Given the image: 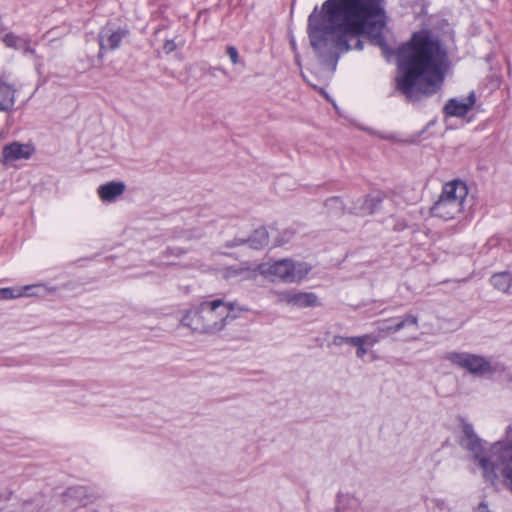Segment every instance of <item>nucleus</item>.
<instances>
[{
    "instance_id": "nucleus-3",
    "label": "nucleus",
    "mask_w": 512,
    "mask_h": 512,
    "mask_svg": "<svg viewBox=\"0 0 512 512\" xmlns=\"http://www.w3.org/2000/svg\"><path fill=\"white\" fill-rule=\"evenodd\" d=\"M462 432L461 445L472 453L474 462L482 470L485 480L494 484L500 472L512 493V440L495 442L486 449L471 424L464 423Z\"/></svg>"
},
{
    "instance_id": "nucleus-14",
    "label": "nucleus",
    "mask_w": 512,
    "mask_h": 512,
    "mask_svg": "<svg viewBox=\"0 0 512 512\" xmlns=\"http://www.w3.org/2000/svg\"><path fill=\"white\" fill-rule=\"evenodd\" d=\"M126 189V185L121 181H111L100 185L97 193L103 202H113L121 196Z\"/></svg>"
},
{
    "instance_id": "nucleus-15",
    "label": "nucleus",
    "mask_w": 512,
    "mask_h": 512,
    "mask_svg": "<svg viewBox=\"0 0 512 512\" xmlns=\"http://www.w3.org/2000/svg\"><path fill=\"white\" fill-rule=\"evenodd\" d=\"M247 243L252 249H262L269 243V232L266 228L261 227L256 229L247 240H239L233 243L231 246H237L240 244Z\"/></svg>"
},
{
    "instance_id": "nucleus-31",
    "label": "nucleus",
    "mask_w": 512,
    "mask_h": 512,
    "mask_svg": "<svg viewBox=\"0 0 512 512\" xmlns=\"http://www.w3.org/2000/svg\"><path fill=\"white\" fill-rule=\"evenodd\" d=\"M378 335L380 338H381V334H391V333H395V331L393 330V326H381L378 328Z\"/></svg>"
},
{
    "instance_id": "nucleus-9",
    "label": "nucleus",
    "mask_w": 512,
    "mask_h": 512,
    "mask_svg": "<svg viewBox=\"0 0 512 512\" xmlns=\"http://www.w3.org/2000/svg\"><path fill=\"white\" fill-rule=\"evenodd\" d=\"M127 35L128 30L111 23L106 24L98 34L99 56L101 57L105 51L117 49Z\"/></svg>"
},
{
    "instance_id": "nucleus-17",
    "label": "nucleus",
    "mask_w": 512,
    "mask_h": 512,
    "mask_svg": "<svg viewBox=\"0 0 512 512\" xmlns=\"http://www.w3.org/2000/svg\"><path fill=\"white\" fill-rule=\"evenodd\" d=\"M258 275L257 267L250 269L243 266L228 267L224 271L225 279L239 278L240 280H255Z\"/></svg>"
},
{
    "instance_id": "nucleus-16",
    "label": "nucleus",
    "mask_w": 512,
    "mask_h": 512,
    "mask_svg": "<svg viewBox=\"0 0 512 512\" xmlns=\"http://www.w3.org/2000/svg\"><path fill=\"white\" fill-rule=\"evenodd\" d=\"M337 512H362L361 501L352 494H340L337 498Z\"/></svg>"
},
{
    "instance_id": "nucleus-20",
    "label": "nucleus",
    "mask_w": 512,
    "mask_h": 512,
    "mask_svg": "<svg viewBox=\"0 0 512 512\" xmlns=\"http://www.w3.org/2000/svg\"><path fill=\"white\" fill-rule=\"evenodd\" d=\"M490 283L501 292L512 293V273L510 272L493 274L490 278Z\"/></svg>"
},
{
    "instance_id": "nucleus-29",
    "label": "nucleus",
    "mask_w": 512,
    "mask_h": 512,
    "mask_svg": "<svg viewBox=\"0 0 512 512\" xmlns=\"http://www.w3.org/2000/svg\"><path fill=\"white\" fill-rule=\"evenodd\" d=\"M176 49V43L174 40H166L163 45V50L166 54L172 53Z\"/></svg>"
},
{
    "instance_id": "nucleus-7",
    "label": "nucleus",
    "mask_w": 512,
    "mask_h": 512,
    "mask_svg": "<svg viewBox=\"0 0 512 512\" xmlns=\"http://www.w3.org/2000/svg\"><path fill=\"white\" fill-rule=\"evenodd\" d=\"M444 359L470 372L482 376L492 371L491 364L484 357L467 352H447Z\"/></svg>"
},
{
    "instance_id": "nucleus-1",
    "label": "nucleus",
    "mask_w": 512,
    "mask_h": 512,
    "mask_svg": "<svg viewBox=\"0 0 512 512\" xmlns=\"http://www.w3.org/2000/svg\"><path fill=\"white\" fill-rule=\"evenodd\" d=\"M386 25L382 0H327L308 17V38L320 64L330 73L340 55L361 50L362 34L377 37Z\"/></svg>"
},
{
    "instance_id": "nucleus-2",
    "label": "nucleus",
    "mask_w": 512,
    "mask_h": 512,
    "mask_svg": "<svg viewBox=\"0 0 512 512\" xmlns=\"http://www.w3.org/2000/svg\"><path fill=\"white\" fill-rule=\"evenodd\" d=\"M446 58L438 37L428 30L415 32L398 48V90L411 101L436 93L444 80Z\"/></svg>"
},
{
    "instance_id": "nucleus-6",
    "label": "nucleus",
    "mask_w": 512,
    "mask_h": 512,
    "mask_svg": "<svg viewBox=\"0 0 512 512\" xmlns=\"http://www.w3.org/2000/svg\"><path fill=\"white\" fill-rule=\"evenodd\" d=\"M258 274L271 281L283 283H299L310 272L311 267L305 262L292 259H281L273 263H263L257 266Z\"/></svg>"
},
{
    "instance_id": "nucleus-10",
    "label": "nucleus",
    "mask_w": 512,
    "mask_h": 512,
    "mask_svg": "<svg viewBox=\"0 0 512 512\" xmlns=\"http://www.w3.org/2000/svg\"><path fill=\"white\" fill-rule=\"evenodd\" d=\"M34 152L33 147L19 142H13L5 145L2 149V162L11 164L22 159H29Z\"/></svg>"
},
{
    "instance_id": "nucleus-32",
    "label": "nucleus",
    "mask_w": 512,
    "mask_h": 512,
    "mask_svg": "<svg viewBox=\"0 0 512 512\" xmlns=\"http://www.w3.org/2000/svg\"><path fill=\"white\" fill-rule=\"evenodd\" d=\"M215 70H220V71L224 72V70H222L220 68H210V73L211 74L215 73Z\"/></svg>"
},
{
    "instance_id": "nucleus-5",
    "label": "nucleus",
    "mask_w": 512,
    "mask_h": 512,
    "mask_svg": "<svg viewBox=\"0 0 512 512\" xmlns=\"http://www.w3.org/2000/svg\"><path fill=\"white\" fill-rule=\"evenodd\" d=\"M467 194L468 189L464 182L455 180L446 183L430 209L431 214L445 221L456 219L463 212Z\"/></svg>"
},
{
    "instance_id": "nucleus-23",
    "label": "nucleus",
    "mask_w": 512,
    "mask_h": 512,
    "mask_svg": "<svg viewBox=\"0 0 512 512\" xmlns=\"http://www.w3.org/2000/svg\"><path fill=\"white\" fill-rule=\"evenodd\" d=\"M24 37H20L13 33H8L3 37V42L8 48H12L15 50L20 49L21 42Z\"/></svg>"
},
{
    "instance_id": "nucleus-30",
    "label": "nucleus",
    "mask_w": 512,
    "mask_h": 512,
    "mask_svg": "<svg viewBox=\"0 0 512 512\" xmlns=\"http://www.w3.org/2000/svg\"><path fill=\"white\" fill-rule=\"evenodd\" d=\"M474 512H491V510L488 504L485 501H482L474 508Z\"/></svg>"
},
{
    "instance_id": "nucleus-21",
    "label": "nucleus",
    "mask_w": 512,
    "mask_h": 512,
    "mask_svg": "<svg viewBox=\"0 0 512 512\" xmlns=\"http://www.w3.org/2000/svg\"><path fill=\"white\" fill-rule=\"evenodd\" d=\"M412 325L418 328V318L413 314H406L403 318H401L395 325H393V330L396 332L400 331L406 326Z\"/></svg>"
},
{
    "instance_id": "nucleus-24",
    "label": "nucleus",
    "mask_w": 512,
    "mask_h": 512,
    "mask_svg": "<svg viewBox=\"0 0 512 512\" xmlns=\"http://www.w3.org/2000/svg\"><path fill=\"white\" fill-rule=\"evenodd\" d=\"M24 295L23 291H17V288H0V301L20 298Z\"/></svg>"
},
{
    "instance_id": "nucleus-19",
    "label": "nucleus",
    "mask_w": 512,
    "mask_h": 512,
    "mask_svg": "<svg viewBox=\"0 0 512 512\" xmlns=\"http://www.w3.org/2000/svg\"><path fill=\"white\" fill-rule=\"evenodd\" d=\"M15 103V89L12 85L0 81V111L10 110Z\"/></svg>"
},
{
    "instance_id": "nucleus-26",
    "label": "nucleus",
    "mask_w": 512,
    "mask_h": 512,
    "mask_svg": "<svg viewBox=\"0 0 512 512\" xmlns=\"http://www.w3.org/2000/svg\"><path fill=\"white\" fill-rule=\"evenodd\" d=\"M19 50H21L24 54H29L31 56H36V51L31 46V40L29 38H23Z\"/></svg>"
},
{
    "instance_id": "nucleus-28",
    "label": "nucleus",
    "mask_w": 512,
    "mask_h": 512,
    "mask_svg": "<svg viewBox=\"0 0 512 512\" xmlns=\"http://www.w3.org/2000/svg\"><path fill=\"white\" fill-rule=\"evenodd\" d=\"M352 339V336L350 337H346V336H340V335H337V336H334L333 338V344L336 345V346H341L343 344H349L350 345V341Z\"/></svg>"
},
{
    "instance_id": "nucleus-18",
    "label": "nucleus",
    "mask_w": 512,
    "mask_h": 512,
    "mask_svg": "<svg viewBox=\"0 0 512 512\" xmlns=\"http://www.w3.org/2000/svg\"><path fill=\"white\" fill-rule=\"evenodd\" d=\"M216 304L218 305V308L223 315V318H225L226 323L228 324L229 319H235L237 317L236 314H233L234 312H248L249 309L246 307H241L238 305L235 301H225L224 299L217 298L214 299Z\"/></svg>"
},
{
    "instance_id": "nucleus-22",
    "label": "nucleus",
    "mask_w": 512,
    "mask_h": 512,
    "mask_svg": "<svg viewBox=\"0 0 512 512\" xmlns=\"http://www.w3.org/2000/svg\"><path fill=\"white\" fill-rule=\"evenodd\" d=\"M42 288H44L45 291H48V292L55 291V288L48 289V288H45L44 285H42V284L26 285L24 287L17 288V291H23L24 292L23 296H38V295H40L39 290Z\"/></svg>"
},
{
    "instance_id": "nucleus-4",
    "label": "nucleus",
    "mask_w": 512,
    "mask_h": 512,
    "mask_svg": "<svg viewBox=\"0 0 512 512\" xmlns=\"http://www.w3.org/2000/svg\"><path fill=\"white\" fill-rule=\"evenodd\" d=\"M180 324L192 333L209 336L218 335L227 326L214 299L192 305L184 312Z\"/></svg>"
},
{
    "instance_id": "nucleus-13",
    "label": "nucleus",
    "mask_w": 512,
    "mask_h": 512,
    "mask_svg": "<svg viewBox=\"0 0 512 512\" xmlns=\"http://www.w3.org/2000/svg\"><path fill=\"white\" fill-rule=\"evenodd\" d=\"M349 341L350 345L356 348V357L363 359L368 350L380 341V337L376 334H364L352 336V339Z\"/></svg>"
},
{
    "instance_id": "nucleus-8",
    "label": "nucleus",
    "mask_w": 512,
    "mask_h": 512,
    "mask_svg": "<svg viewBox=\"0 0 512 512\" xmlns=\"http://www.w3.org/2000/svg\"><path fill=\"white\" fill-rule=\"evenodd\" d=\"M271 294L278 304L295 308H308L318 305V297L311 292H303L296 289L273 290Z\"/></svg>"
},
{
    "instance_id": "nucleus-12",
    "label": "nucleus",
    "mask_w": 512,
    "mask_h": 512,
    "mask_svg": "<svg viewBox=\"0 0 512 512\" xmlns=\"http://www.w3.org/2000/svg\"><path fill=\"white\" fill-rule=\"evenodd\" d=\"M381 203V198L367 195L352 202L347 211L357 216H366L374 213Z\"/></svg>"
},
{
    "instance_id": "nucleus-11",
    "label": "nucleus",
    "mask_w": 512,
    "mask_h": 512,
    "mask_svg": "<svg viewBox=\"0 0 512 512\" xmlns=\"http://www.w3.org/2000/svg\"><path fill=\"white\" fill-rule=\"evenodd\" d=\"M476 102L474 92H470L465 99H450L444 107V111L447 115L453 117H463L473 107Z\"/></svg>"
},
{
    "instance_id": "nucleus-27",
    "label": "nucleus",
    "mask_w": 512,
    "mask_h": 512,
    "mask_svg": "<svg viewBox=\"0 0 512 512\" xmlns=\"http://www.w3.org/2000/svg\"><path fill=\"white\" fill-rule=\"evenodd\" d=\"M227 55L230 58L232 64L236 65L239 63V54L237 49L234 46H228L226 49Z\"/></svg>"
},
{
    "instance_id": "nucleus-25",
    "label": "nucleus",
    "mask_w": 512,
    "mask_h": 512,
    "mask_svg": "<svg viewBox=\"0 0 512 512\" xmlns=\"http://www.w3.org/2000/svg\"><path fill=\"white\" fill-rule=\"evenodd\" d=\"M325 206L330 210H340L343 211L344 204L341 198L339 197H332L326 200Z\"/></svg>"
}]
</instances>
